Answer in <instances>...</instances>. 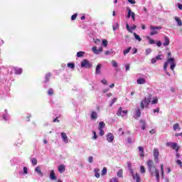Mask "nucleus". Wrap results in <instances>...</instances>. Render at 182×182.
<instances>
[{
	"label": "nucleus",
	"mask_w": 182,
	"mask_h": 182,
	"mask_svg": "<svg viewBox=\"0 0 182 182\" xmlns=\"http://www.w3.org/2000/svg\"><path fill=\"white\" fill-rule=\"evenodd\" d=\"M151 99H153V95L149 94L145 97L142 101L140 102V107L141 109H144V107H149V105L151 102Z\"/></svg>",
	"instance_id": "1"
},
{
	"label": "nucleus",
	"mask_w": 182,
	"mask_h": 182,
	"mask_svg": "<svg viewBox=\"0 0 182 182\" xmlns=\"http://www.w3.org/2000/svg\"><path fill=\"white\" fill-rule=\"evenodd\" d=\"M146 165L148 167V171L149 172L150 175L151 176H154L156 173V170H157V168H156V166L154 165V163L153 162V161L149 160L146 162Z\"/></svg>",
	"instance_id": "2"
},
{
	"label": "nucleus",
	"mask_w": 182,
	"mask_h": 182,
	"mask_svg": "<svg viewBox=\"0 0 182 182\" xmlns=\"http://www.w3.org/2000/svg\"><path fill=\"white\" fill-rule=\"evenodd\" d=\"M93 65L88 61L87 59H84L81 62V68H85V69H90Z\"/></svg>",
	"instance_id": "3"
},
{
	"label": "nucleus",
	"mask_w": 182,
	"mask_h": 182,
	"mask_svg": "<svg viewBox=\"0 0 182 182\" xmlns=\"http://www.w3.org/2000/svg\"><path fill=\"white\" fill-rule=\"evenodd\" d=\"M160 29H161V26H150V30H151L150 35H151V36H153L154 35H157V33H159V32L157 31H160Z\"/></svg>",
	"instance_id": "4"
},
{
	"label": "nucleus",
	"mask_w": 182,
	"mask_h": 182,
	"mask_svg": "<svg viewBox=\"0 0 182 182\" xmlns=\"http://www.w3.org/2000/svg\"><path fill=\"white\" fill-rule=\"evenodd\" d=\"M127 110H123V108L120 107L117 112V115L122 116V117H124V116L127 115Z\"/></svg>",
	"instance_id": "5"
},
{
	"label": "nucleus",
	"mask_w": 182,
	"mask_h": 182,
	"mask_svg": "<svg viewBox=\"0 0 182 182\" xmlns=\"http://www.w3.org/2000/svg\"><path fill=\"white\" fill-rule=\"evenodd\" d=\"M92 50L95 55H100V53L103 52V48L100 47L99 49L96 47H92Z\"/></svg>",
	"instance_id": "6"
},
{
	"label": "nucleus",
	"mask_w": 182,
	"mask_h": 182,
	"mask_svg": "<svg viewBox=\"0 0 182 182\" xmlns=\"http://www.w3.org/2000/svg\"><path fill=\"white\" fill-rule=\"evenodd\" d=\"M107 140L108 143H112L114 140V136L112 133H108L107 135Z\"/></svg>",
	"instance_id": "7"
},
{
	"label": "nucleus",
	"mask_w": 182,
	"mask_h": 182,
	"mask_svg": "<svg viewBox=\"0 0 182 182\" xmlns=\"http://www.w3.org/2000/svg\"><path fill=\"white\" fill-rule=\"evenodd\" d=\"M173 62V58L168 59L164 64V70L165 73L167 72V66H168V63Z\"/></svg>",
	"instance_id": "8"
},
{
	"label": "nucleus",
	"mask_w": 182,
	"mask_h": 182,
	"mask_svg": "<svg viewBox=\"0 0 182 182\" xmlns=\"http://www.w3.org/2000/svg\"><path fill=\"white\" fill-rule=\"evenodd\" d=\"M96 75H100L102 73V64H98L95 68Z\"/></svg>",
	"instance_id": "9"
},
{
	"label": "nucleus",
	"mask_w": 182,
	"mask_h": 182,
	"mask_svg": "<svg viewBox=\"0 0 182 182\" xmlns=\"http://www.w3.org/2000/svg\"><path fill=\"white\" fill-rule=\"evenodd\" d=\"M126 26H127V31H129V32H130L131 33H133L132 31H134V29L137 28L136 25H134L132 27H130V26H129V23H127Z\"/></svg>",
	"instance_id": "10"
},
{
	"label": "nucleus",
	"mask_w": 182,
	"mask_h": 182,
	"mask_svg": "<svg viewBox=\"0 0 182 182\" xmlns=\"http://www.w3.org/2000/svg\"><path fill=\"white\" fill-rule=\"evenodd\" d=\"M138 149L139 151V156L142 159L144 158V148L143 146H139Z\"/></svg>",
	"instance_id": "11"
},
{
	"label": "nucleus",
	"mask_w": 182,
	"mask_h": 182,
	"mask_svg": "<svg viewBox=\"0 0 182 182\" xmlns=\"http://www.w3.org/2000/svg\"><path fill=\"white\" fill-rule=\"evenodd\" d=\"M35 172L37 173L40 177H43V173H42V171L41 170V166L36 167Z\"/></svg>",
	"instance_id": "12"
},
{
	"label": "nucleus",
	"mask_w": 182,
	"mask_h": 182,
	"mask_svg": "<svg viewBox=\"0 0 182 182\" xmlns=\"http://www.w3.org/2000/svg\"><path fill=\"white\" fill-rule=\"evenodd\" d=\"M61 137H62L64 143H69V140L68 139V136L66 135V133L62 132Z\"/></svg>",
	"instance_id": "13"
},
{
	"label": "nucleus",
	"mask_w": 182,
	"mask_h": 182,
	"mask_svg": "<svg viewBox=\"0 0 182 182\" xmlns=\"http://www.w3.org/2000/svg\"><path fill=\"white\" fill-rule=\"evenodd\" d=\"M90 117L91 120H96V119H97V112H96V111H92Z\"/></svg>",
	"instance_id": "14"
},
{
	"label": "nucleus",
	"mask_w": 182,
	"mask_h": 182,
	"mask_svg": "<svg viewBox=\"0 0 182 182\" xmlns=\"http://www.w3.org/2000/svg\"><path fill=\"white\" fill-rule=\"evenodd\" d=\"M170 45V38L168 37H164V43H163L164 46H168Z\"/></svg>",
	"instance_id": "15"
},
{
	"label": "nucleus",
	"mask_w": 182,
	"mask_h": 182,
	"mask_svg": "<svg viewBox=\"0 0 182 182\" xmlns=\"http://www.w3.org/2000/svg\"><path fill=\"white\" fill-rule=\"evenodd\" d=\"M137 85H144L146 84V79L141 77L136 80Z\"/></svg>",
	"instance_id": "16"
},
{
	"label": "nucleus",
	"mask_w": 182,
	"mask_h": 182,
	"mask_svg": "<svg viewBox=\"0 0 182 182\" xmlns=\"http://www.w3.org/2000/svg\"><path fill=\"white\" fill-rule=\"evenodd\" d=\"M170 59H173V60L171 63H168L171 64L170 69L171 70H174V68H176V63H174V58H171Z\"/></svg>",
	"instance_id": "17"
},
{
	"label": "nucleus",
	"mask_w": 182,
	"mask_h": 182,
	"mask_svg": "<svg viewBox=\"0 0 182 182\" xmlns=\"http://www.w3.org/2000/svg\"><path fill=\"white\" fill-rule=\"evenodd\" d=\"M139 123H141V129H142V130H146V120H144V119H141V120L139 121Z\"/></svg>",
	"instance_id": "18"
},
{
	"label": "nucleus",
	"mask_w": 182,
	"mask_h": 182,
	"mask_svg": "<svg viewBox=\"0 0 182 182\" xmlns=\"http://www.w3.org/2000/svg\"><path fill=\"white\" fill-rule=\"evenodd\" d=\"M50 178L51 180H56V175H55V171L51 170L50 173Z\"/></svg>",
	"instance_id": "19"
},
{
	"label": "nucleus",
	"mask_w": 182,
	"mask_h": 182,
	"mask_svg": "<svg viewBox=\"0 0 182 182\" xmlns=\"http://www.w3.org/2000/svg\"><path fill=\"white\" fill-rule=\"evenodd\" d=\"M99 171H100V169L96 168L95 169H94V173H95V176L97 178H99L100 177V173H99Z\"/></svg>",
	"instance_id": "20"
},
{
	"label": "nucleus",
	"mask_w": 182,
	"mask_h": 182,
	"mask_svg": "<svg viewBox=\"0 0 182 182\" xmlns=\"http://www.w3.org/2000/svg\"><path fill=\"white\" fill-rule=\"evenodd\" d=\"M156 177V182H160V173L159 172V169H155V174Z\"/></svg>",
	"instance_id": "21"
},
{
	"label": "nucleus",
	"mask_w": 182,
	"mask_h": 182,
	"mask_svg": "<svg viewBox=\"0 0 182 182\" xmlns=\"http://www.w3.org/2000/svg\"><path fill=\"white\" fill-rule=\"evenodd\" d=\"M50 76H51L50 73H48L46 75L44 83H47L48 82H49V80H50Z\"/></svg>",
	"instance_id": "22"
},
{
	"label": "nucleus",
	"mask_w": 182,
	"mask_h": 182,
	"mask_svg": "<svg viewBox=\"0 0 182 182\" xmlns=\"http://www.w3.org/2000/svg\"><path fill=\"white\" fill-rule=\"evenodd\" d=\"M153 153L154 157H159V156H160V151H159V150L156 148L154 149Z\"/></svg>",
	"instance_id": "23"
},
{
	"label": "nucleus",
	"mask_w": 182,
	"mask_h": 182,
	"mask_svg": "<svg viewBox=\"0 0 182 182\" xmlns=\"http://www.w3.org/2000/svg\"><path fill=\"white\" fill-rule=\"evenodd\" d=\"M14 70H15L16 75H22V68H15Z\"/></svg>",
	"instance_id": "24"
},
{
	"label": "nucleus",
	"mask_w": 182,
	"mask_h": 182,
	"mask_svg": "<svg viewBox=\"0 0 182 182\" xmlns=\"http://www.w3.org/2000/svg\"><path fill=\"white\" fill-rule=\"evenodd\" d=\"M105 126H106V124H105L103 122H100L99 123L98 130L105 129Z\"/></svg>",
	"instance_id": "25"
},
{
	"label": "nucleus",
	"mask_w": 182,
	"mask_h": 182,
	"mask_svg": "<svg viewBox=\"0 0 182 182\" xmlns=\"http://www.w3.org/2000/svg\"><path fill=\"white\" fill-rule=\"evenodd\" d=\"M160 167H161V177L162 178H164V164H161L160 165Z\"/></svg>",
	"instance_id": "26"
},
{
	"label": "nucleus",
	"mask_w": 182,
	"mask_h": 182,
	"mask_svg": "<svg viewBox=\"0 0 182 182\" xmlns=\"http://www.w3.org/2000/svg\"><path fill=\"white\" fill-rule=\"evenodd\" d=\"M65 165H60L58 166V171H60V173H65Z\"/></svg>",
	"instance_id": "27"
},
{
	"label": "nucleus",
	"mask_w": 182,
	"mask_h": 182,
	"mask_svg": "<svg viewBox=\"0 0 182 182\" xmlns=\"http://www.w3.org/2000/svg\"><path fill=\"white\" fill-rule=\"evenodd\" d=\"M175 21L177 22L178 26H182V21H181V19H180V18L176 16Z\"/></svg>",
	"instance_id": "28"
},
{
	"label": "nucleus",
	"mask_w": 182,
	"mask_h": 182,
	"mask_svg": "<svg viewBox=\"0 0 182 182\" xmlns=\"http://www.w3.org/2000/svg\"><path fill=\"white\" fill-rule=\"evenodd\" d=\"M146 39H149V43L150 45H154L156 43V41L151 39L149 36H147Z\"/></svg>",
	"instance_id": "29"
},
{
	"label": "nucleus",
	"mask_w": 182,
	"mask_h": 182,
	"mask_svg": "<svg viewBox=\"0 0 182 182\" xmlns=\"http://www.w3.org/2000/svg\"><path fill=\"white\" fill-rule=\"evenodd\" d=\"M129 170L131 176H132L133 180H136V175H134V171L133 170V168Z\"/></svg>",
	"instance_id": "30"
},
{
	"label": "nucleus",
	"mask_w": 182,
	"mask_h": 182,
	"mask_svg": "<svg viewBox=\"0 0 182 182\" xmlns=\"http://www.w3.org/2000/svg\"><path fill=\"white\" fill-rule=\"evenodd\" d=\"M133 35L136 41L141 42V38H140V36L137 35L136 33H134Z\"/></svg>",
	"instance_id": "31"
},
{
	"label": "nucleus",
	"mask_w": 182,
	"mask_h": 182,
	"mask_svg": "<svg viewBox=\"0 0 182 182\" xmlns=\"http://www.w3.org/2000/svg\"><path fill=\"white\" fill-rule=\"evenodd\" d=\"M85 55L84 51H79L77 53V58H82Z\"/></svg>",
	"instance_id": "32"
},
{
	"label": "nucleus",
	"mask_w": 182,
	"mask_h": 182,
	"mask_svg": "<svg viewBox=\"0 0 182 182\" xmlns=\"http://www.w3.org/2000/svg\"><path fill=\"white\" fill-rule=\"evenodd\" d=\"M127 10L128 11L127 18H130V16H132V14H133V11H132V9H130V8H129V7L127 8Z\"/></svg>",
	"instance_id": "33"
},
{
	"label": "nucleus",
	"mask_w": 182,
	"mask_h": 182,
	"mask_svg": "<svg viewBox=\"0 0 182 182\" xmlns=\"http://www.w3.org/2000/svg\"><path fill=\"white\" fill-rule=\"evenodd\" d=\"M136 117L139 118L140 117V116H141V111L140 110V109L139 108L136 111Z\"/></svg>",
	"instance_id": "34"
},
{
	"label": "nucleus",
	"mask_w": 182,
	"mask_h": 182,
	"mask_svg": "<svg viewBox=\"0 0 182 182\" xmlns=\"http://www.w3.org/2000/svg\"><path fill=\"white\" fill-rule=\"evenodd\" d=\"M117 176L120 178L123 177V169L119 170L117 173Z\"/></svg>",
	"instance_id": "35"
},
{
	"label": "nucleus",
	"mask_w": 182,
	"mask_h": 182,
	"mask_svg": "<svg viewBox=\"0 0 182 182\" xmlns=\"http://www.w3.org/2000/svg\"><path fill=\"white\" fill-rule=\"evenodd\" d=\"M31 163L33 166H36L38 164V160L36 158H31Z\"/></svg>",
	"instance_id": "36"
},
{
	"label": "nucleus",
	"mask_w": 182,
	"mask_h": 182,
	"mask_svg": "<svg viewBox=\"0 0 182 182\" xmlns=\"http://www.w3.org/2000/svg\"><path fill=\"white\" fill-rule=\"evenodd\" d=\"M112 29L113 31L119 29V23H114V24L112 26Z\"/></svg>",
	"instance_id": "37"
},
{
	"label": "nucleus",
	"mask_w": 182,
	"mask_h": 182,
	"mask_svg": "<svg viewBox=\"0 0 182 182\" xmlns=\"http://www.w3.org/2000/svg\"><path fill=\"white\" fill-rule=\"evenodd\" d=\"M68 68H70V69H75V63H68Z\"/></svg>",
	"instance_id": "38"
},
{
	"label": "nucleus",
	"mask_w": 182,
	"mask_h": 182,
	"mask_svg": "<svg viewBox=\"0 0 182 182\" xmlns=\"http://www.w3.org/2000/svg\"><path fill=\"white\" fill-rule=\"evenodd\" d=\"M130 50H132V47H129L127 49L124 50L123 51V53L124 55H127V53H129V52H130Z\"/></svg>",
	"instance_id": "39"
},
{
	"label": "nucleus",
	"mask_w": 182,
	"mask_h": 182,
	"mask_svg": "<svg viewBox=\"0 0 182 182\" xmlns=\"http://www.w3.org/2000/svg\"><path fill=\"white\" fill-rule=\"evenodd\" d=\"M115 102H117V98H114L109 103V107H112L114 105Z\"/></svg>",
	"instance_id": "40"
},
{
	"label": "nucleus",
	"mask_w": 182,
	"mask_h": 182,
	"mask_svg": "<svg viewBox=\"0 0 182 182\" xmlns=\"http://www.w3.org/2000/svg\"><path fill=\"white\" fill-rule=\"evenodd\" d=\"M102 176H105V174H107V168L106 167H104L102 171Z\"/></svg>",
	"instance_id": "41"
},
{
	"label": "nucleus",
	"mask_w": 182,
	"mask_h": 182,
	"mask_svg": "<svg viewBox=\"0 0 182 182\" xmlns=\"http://www.w3.org/2000/svg\"><path fill=\"white\" fill-rule=\"evenodd\" d=\"M135 180L136 182H140V176H139V173L135 174Z\"/></svg>",
	"instance_id": "42"
},
{
	"label": "nucleus",
	"mask_w": 182,
	"mask_h": 182,
	"mask_svg": "<svg viewBox=\"0 0 182 182\" xmlns=\"http://www.w3.org/2000/svg\"><path fill=\"white\" fill-rule=\"evenodd\" d=\"M111 63H112L113 68H118L117 62H116L115 60H112V61L111 62Z\"/></svg>",
	"instance_id": "43"
},
{
	"label": "nucleus",
	"mask_w": 182,
	"mask_h": 182,
	"mask_svg": "<svg viewBox=\"0 0 182 182\" xmlns=\"http://www.w3.org/2000/svg\"><path fill=\"white\" fill-rule=\"evenodd\" d=\"M48 95L49 96H52V95H53V89L50 88V89L48 90Z\"/></svg>",
	"instance_id": "44"
},
{
	"label": "nucleus",
	"mask_w": 182,
	"mask_h": 182,
	"mask_svg": "<svg viewBox=\"0 0 182 182\" xmlns=\"http://www.w3.org/2000/svg\"><path fill=\"white\" fill-rule=\"evenodd\" d=\"M109 43L107 42V40H102V45L105 46V48H107V44Z\"/></svg>",
	"instance_id": "45"
},
{
	"label": "nucleus",
	"mask_w": 182,
	"mask_h": 182,
	"mask_svg": "<svg viewBox=\"0 0 182 182\" xmlns=\"http://www.w3.org/2000/svg\"><path fill=\"white\" fill-rule=\"evenodd\" d=\"M178 129H180V124H173V130H177Z\"/></svg>",
	"instance_id": "46"
},
{
	"label": "nucleus",
	"mask_w": 182,
	"mask_h": 182,
	"mask_svg": "<svg viewBox=\"0 0 182 182\" xmlns=\"http://www.w3.org/2000/svg\"><path fill=\"white\" fill-rule=\"evenodd\" d=\"M177 147H178L177 143L173 142V143L172 144L171 149H173V150H176Z\"/></svg>",
	"instance_id": "47"
},
{
	"label": "nucleus",
	"mask_w": 182,
	"mask_h": 182,
	"mask_svg": "<svg viewBox=\"0 0 182 182\" xmlns=\"http://www.w3.org/2000/svg\"><path fill=\"white\" fill-rule=\"evenodd\" d=\"M4 112H5L6 114H4L3 115V119H4V120H8V119H6V117H8V116L6 115V114H8V110L5 109Z\"/></svg>",
	"instance_id": "48"
},
{
	"label": "nucleus",
	"mask_w": 182,
	"mask_h": 182,
	"mask_svg": "<svg viewBox=\"0 0 182 182\" xmlns=\"http://www.w3.org/2000/svg\"><path fill=\"white\" fill-rule=\"evenodd\" d=\"M140 169L141 174H144V173H146V168L143 166H141Z\"/></svg>",
	"instance_id": "49"
},
{
	"label": "nucleus",
	"mask_w": 182,
	"mask_h": 182,
	"mask_svg": "<svg viewBox=\"0 0 182 182\" xmlns=\"http://www.w3.org/2000/svg\"><path fill=\"white\" fill-rule=\"evenodd\" d=\"M158 102L159 100L157 98H154L151 102V105H157Z\"/></svg>",
	"instance_id": "50"
},
{
	"label": "nucleus",
	"mask_w": 182,
	"mask_h": 182,
	"mask_svg": "<svg viewBox=\"0 0 182 182\" xmlns=\"http://www.w3.org/2000/svg\"><path fill=\"white\" fill-rule=\"evenodd\" d=\"M146 55H150V53H151V48H146Z\"/></svg>",
	"instance_id": "51"
},
{
	"label": "nucleus",
	"mask_w": 182,
	"mask_h": 182,
	"mask_svg": "<svg viewBox=\"0 0 182 182\" xmlns=\"http://www.w3.org/2000/svg\"><path fill=\"white\" fill-rule=\"evenodd\" d=\"M77 18V14H75L71 16V21H75Z\"/></svg>",
	"instance_id": "52"
},
{
	"label": "nucleus",
	"mask_w": 182,
	"mask_h": 182,
	"mask_svg": "<svg viewBox=\"0 0 182 182\" xmlns=\"http://www.w3.org/2000/svg\"><path fill=\"white\" fill-rule=\"evenodd\" d=\"M161 56H163L162 55H158L155 57V59H156V60H161L163 58H161Z\"/></svg>",
	"instance_id": "53"
},
{
	"label": "nucleus",
	"mask_w": 182,
	"mask_h": 182,
	"mask_svg": "<svg viewBox=\"0 0 182 182\" xmlns=\"http://www.w3.org/2000/svg\"><path fill=\"white\" fill-rule=\"evenodd\" d=\"M176 164H178V166H180V167L182 168V162H181V160L178 159V160L176 161Z\"/></svg>",
	"instance_id": "54"
},
{
	"label": "nucleus",
	"mask_w": 182,
	"mask_h": 182,
	"mask_svg": "<svg viewBox=\"0 0 182 182\" xmlns=\"http://www.w3.org/2000/svg\"><path fill=\"white\" fill-rule=\"evenodd\" d=\"M99 132H100L99 133L100 136H105V130L99 129Z\"/></svg>",
	"instance_id": "55"
},
{
	"label": "nucleus",
	"mask_w": 182,
	"mask_h": 182,
	"mask_svg": "<svg viewBox=\"0 0 182 182\" xmlns=\"http://www.w3.org/2000/svg\"><path fill=\"white\" fill-rule=\"evenodd\" d=\"M125 70H126V72H128V70H130V65L129 64L125 65Z\"/></svg>",
	"instance_id": "56"
},
{
	"label": "nucleus",
	"mask_w": 182,
	"mask_h": 182,
	"mask_svg": "<svg viewBox=\"0 0 182 182\" xmlns=\"http://www.w3.org/2000/svg\"><path fill=\"white\" fill-rule=\"evenodd\" d=\"M94 136H92V140H96L97 139V135L96 134V132L93 131Z\"/></svg>",
	"instance_id": "57"
},
{
	"label": "nucleus",
	"mask_w": 182,
	"mask_h": 182,
	"mask_svg": "<svg viewBox=\"0 0 182 182\" xmlns=\"http://www.w3.org/2000/svg\"><path fill=\"white\" fill-rule=\"evenodd\" d=\"M105 55H112V53H113V50H107L105 51Z\"/></svg>",
	"instance_id": "58"
},
{
	"label": "nucleus",
	"mask_w": 182,
	"mask_h": 182,
	"mask_svg": "<svg viewBox=\"0 0 182 182\" xmlns=\"http://www.w3.org/2000/svg\"><path fill=\"white\" fill-rule=\"evenodd\" d=\"M132 18V21H136V14H134V12H133L132 14V16H131Z\"/></svg>",
	"instance_id": "59"
},
{
	"label": "nucleus",
	"mask_w": 182,
	"mask_h": 182,
	"mask_svg": "<svg viewBox=\"0 0 182 182\" xmlns=\"http://www.w3.org/2000/svg\"><path fill=\"white\" fill-rule=\"evenodd\" d=\"M127 168L129 170L132 169V163L127 162Z\"/></svg>",
	"instance_id": "60"
},
{
	"label": "nucleus",
	"mask_w": 182,
	"mask_h": 182,
	"mask_svg": "<svg viewBox=\"0 0 182 182\" xmlns=\"http://www.w3.org/2000/svg\"><path fill=\"white\" fill-rule=\"evenodd\" d=\"M88 161H89L90 163H93V156H90V157L88 158Z\"/></svg>",
	"instance_id": "61"
},
{
	"label": "nucleus",
	"mask_w": 182,
	"mask_h": 182,
	"mask_svg": "<svg viewBox=\"0 0 182 182\" xmlns=\"http://www.w3.org/2000/svg\"><path fill=\"white\" fill-rule=\"evenodd\" d=\"M155 43H156L157 46H158L159 48H160V47L161 46V45H162L161 41H157V42Z\"/></svg>",
	"instance_id": "62"
},
{
	"label": "nucleus",
	"mask_w": 182,
	"mask_h": 182,
	"mask_svg": "<svg viewBox=\"0 0 182 182\" xmlns=\"http://www.w3.org/2000/svg\"><path fill=\"white\" fill-rule=\"evenodd\" d=\"M101 82L103 85H107V80L106 79H103Z\"/></svg>",
	"instance_id": "63"
},
{
	"label": "nucleus",
	"mask_w": 182,
	"mask_h": 182,
	"mask_svg": "<svg viewBox=\"0 0 182 182\" xmlns=\"http://www.w3.org/2000/svg\"><path fill=\"white\" fill-rule=\"evenodd\" d=\"M111 182H119V181H117V178H112L111 179Z\"/></svg>",
	"instance_id": "64"
}]
</instances>
